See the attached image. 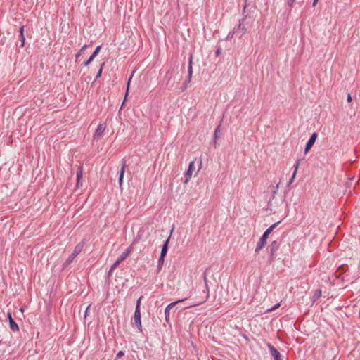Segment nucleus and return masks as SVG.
<instances>
[{
	"mask_svg": "<svg viewBox=\"0 0 360 360\" xmlns=\"http://www.w3.org/2000/svg\"><path fill=\"white\" fill-rule=\"evenodd\" d=\"M104 65V63H103L100 68V69L98 70L97 74H96V78L98 79V77H100L101 76V74H102V70H103V66Z\"/></svg>",
	"mask_w": 360,
	"mask_h": 360,
	"instance_id": "393cba45",
	"label": "nucleus"
},
{
	"mask_svg": "<svg viewBox=\"0 0 360 360\" xmlns=\"http://www.w3.org/2000/svg\"><path fill=\"white\" fill-rule=\"evenodd\" d=\"M194 169H195V162H194V161H192L190 162V164L188 165V170L186 171V172L185 174L184 184H187L190 181Z\"/></svg>",
	"mask_w": 360,
	"mask_h": 360,
	"instance_id": "39448f33",
	"label": "nucleus"
},
{
	"mask_svg": "<svg viewBox=\"0 0 360 360\" xmlns=\"http://www.w3.org/2000/svg\"><path fill=\"white\" fill-rule=\"evenodd\" d=\"M134 324L136 325L139 330L141 331L142 326L141 321V311L138 309H135L134 315Z\"/></svg>",
	"mask_w": 360,
	"mask_h": 360,
	"instance_id": "423d86ee",
	"label": "nucleus"
},
{
	"mask_svg": "<svg viewBox=\"0 0 360 360\" xmlns=\"http://www.w3.org/2000/svg\"><path fill=\"white\" fill-rule=\"evenodd\" d=\"M204 282H205V286L207 288V279L206 275L204 276Z\"/></svg>",
	"mask_w": 360,
	"mask_h": 360,
	"instance_id": "e433bc0d",
	"label": "nucleus"
},
{
	"mask_svg": "<svg viewBox=\"0 0 360 360\" xmlns=\"http://www.w3.org/2000/svg\"><path fill=\"white\" fill-rule=\"evenodd\" d=\"M271 248V255H274V253L278 250V244L276 241H273L270 245Z\"/></svg>",
	"mask_w": 360,
	"mask_h": 360,
	"instance_id": "2eb2a0df",
	"label": "nucleus"
},
{
	"mask_svg": "<svg viewBox=\"0 0 360 360\" xmlns=\"http://www.w3.org/2000/svg\"><path fill=\"white\" fill-rule=\"evenodd\" d=\"M193 73L192 70V57L190 58L189 67H188V78L189 79L191 78Z\"/></svg>",
	"mask_w": 360,
	"mask_h": 360,
	"instance_id": "412c9836",
	"label": "nucleus"
},
{
	"mask_svg": "<svg viewBox=\"0 0 360 360\" xmlns=\"http://www.w3.org/2000/svg\"><path fill=\"white\" fill-rule=\"evenodd\" d=\"M219 133V127H217L214 131V138L217 139L218 138V134Z\"/></svg>",
	"mask_w": 360,
	"mask_h": 360,
	"instance_id": "c756f323",
	"label": "nucleus"
},
{
	"mask_svg": "<svg viewBox=\"0 0 360 360\" xmlns=\"http://www.w3.org/2000/svg\"><path fill=\"white\" fill-rule=\"evenodd\" d=\"M201 166H202V161L200 160V169L201 168Z\"/></svg>",
	"mask_w": 360,
	"mask_h": 360,
	"instance_id": "a19ab883",
	"label": "nucleus"
},
{
	"mask_svg": "<svg viewBox=\"0 0 360 360\" xmlns=\"http://www.w3.org/2000/svg\"><path fill=\"white\" fill-rule=\"evenodd\" d=\"M90 307H91V305H89V306L86 307V311H85V317L86 316L87 313H89V309H90Z\"/></svg>",
	"mask_w": 360,
	"mask_h": 360,
	"instance_id": "c9c22d12",
	"label": "nucleus"
},
{
	"mask_svg": "<svg viewBox=\"0 0 360 360\" xmlns=\"http://www.w3.org/2000/svg\"><path fill=\"white\" fill-rule=\"evenodd\" d=\"M280 307V304L279 303H277L272 308H271L270 309H269L268 311H272L274 310H275L276 309H278V307Z\"/></svg>",
	"mask_w": 360,
	"mask_h": 360,
	"instance_id": "c85d7f7f",
	"label": "nucleus"
},
{
	"mask_svg": "<svg viewBox=\"0 0 360 360\" xmlns=\"http://www.w3.org/2000/svg\"><path fill=\"white\" fill-rule=\"evenodd\" d=\"M87 45H84L76 54V58L77 59L80 56L84 53L85 49L87 48Z\"/></svg>",
	"mask_w": 360,
	"mask_h": 360,
	"instance_id": "6ab92c4d",
	"label": "nucleus"
},
{
	"mask_svg": "<svg viewBox=\"0 0 360 360\" xmlns=\"http://www.w3.org/2000/svg\"><path fill=\"white\" fill-rule=\"evenodd\" d=\"M321 296V290L317 289L315 290L314 295L311 297L312 302H315Z\"/></svg>",
	"mask_w": 360,
	"mask_h": 360,
	"instance_id": "4468645a",
	"label": "nucleus"
},
{
	"mask_svg": "<svg viewBox=\"0 0 360 360\" xmlns=\"http://www.w3.org/2000/svg\"><path fill=\"white\" fill-rule=\"evenodd\" d=\"M80 186H82V183L81 180L80 181L77 180V187L79 188Z\"/></svg>",
	"mask_w": 360,
	"mask_h": 360,
	"instance_id": "72a5a7b5",
	"label": "nucleus"
},
{
	"mask_svg": "<svg viewBox=\"0 0 360 360\" xmlns=\"http://www.w3.org/2000/svg\"><path fill=\"white\" fill-rule=\"evenodd\" d=\"M164 259H165V257H162V256L160 257V258L158 259V269H160L162 268V266L163 265V263H164Z\"/></svg>",
	"mask_w": 360,
	"mask_h": 360,
	"instance_id": "4be33fe9",
	"label": "nucleus"
},
{
	"mask_svg": "<svg viewBox=\"0 0 360 360\" xmlns=\"http://www.w3.org/2000/svg\"><path fill=\"white\" fill-rule=\"evenodd\" d=\"M300 160H297L296 163L294 165L293 167H294V171H293V174L292 175L294 176H296L297 175V170H298V168H299V165H300Z\"/></svg>",
	"mask_w": 360,
	"mask_h": 360,
	"instance_id": "f3484780",
	"label": "nucleus"
},
{
	"mask_svg": "<svg viewBox=\"0 0 360 360\" xmlns=\"http://www.w3.org/2000/svg\"><path fill=\"white\" fill-rule=\"evenodd\" d=\"M83 247L84 245L82 243H79L75 246L73 252L64 263L65 266H68L74 260V259L81 252V251L83 249Z\"/></svg>",
	"mask_w": 360,
	"mask_h": 360,
	"instance_id": "7ed1b4c3",
	"label": "nucleus"
},
{
	"mask_svg": "<svg viewBox=\"0 0 360 360\" xmlns=\"http://www.w3.org/2000/svg\"><path fill=\"white\" fill-rule=\"evenodd\" d=\"M300 160H297L296 163L294 165L293 167H294V171H293V174L292 175L294 176H296L297 175V170H298V168H299V165H300Z\"/></svg>",
	"mask_w": 360,
	"mask_h": 360,
	"instance_id": "dca6fc26",
	"label": "nucleus"
},
{
	"mask_svg": "<svg viewBox=\"0 0 360 360\" xmlns=\"http://www.w3.org/2000/svg\"><path fill=\"white\" fill-rule=\"evenodd\" d=\"M101 49V46H98L94 50V53L91 54V56L95 58L100 52Z\"/></svg>",
	"mask_w": 360,
	"mask_h": 360,
	"instance_id": "5701e85b",
	"label": "nucleus"
},
{
	"mask_svg": "<svg viewBox=\"0 0 360 360\" xmlns=\"http://www.w3.org/2000/svg\"><path fill=\"white\" fill-rule=\"evenodd\" d=\"M198 304H193V305H191V307H195V306H197V305H198Z\"/></svg>",
	"mask_w": 360,
	"mask_h": 360,
	"instance_id": "79ce46f5",
	"label": "nucleus"
},
{
	"mask_svg": "<svg viewBox=\"0 0 360 360\" xmlns=\"http://www.w3.org/2000/svg\"><path fill=\"white\" fill-rule=\"evenodd\" d=\"M169 240V238H168L166 240V241L164 243L162 248L160 256L165 257V255H167V250H168Z\"/></svg>",
	"mask_w": 360,
	"mask_h": 360,
	"instance_id": "9b49d317",
	"label": "nucleus"
},
{
	"mask_svg": "<svg viewBox=\"0 0 360 360\" xmlns=\"http://www.w3.org/2000/svg\"><path fill=\"white\" fill-rule=\"evenodd\" d=\"M216 53H217V55H219L220 53V50L219 49L217 50Z\"/></svg>",
	"mask_w": 360,
	"mask_h": 360,
	"instance_id": "58836bf2",
	"label": "nucleus"
},
{
	"mask_svg": "<svg viewBox=\"0 0 360 360\" xmlns=\"http://www.w3.org/2000/svg\"><path fill=\"white\" fill-rule=\"evenodd\" d=\"M19 32H20V41H21L20 46L22 48L25 46V37L24 35V26H21V27L20 28Z\"/></svg>",
	"mask_w": 360,
	"mask_h": 360,
	"instance_id": "ddd939ff",
	"label": "nucleus"
},
{
	"mask_svg": "<svg viewBox=\"0 0 360 360\" xmlns=\"http://www.w3.org/2000/svg\"><path fill=\"white\" fill-rule=\"evenodd\" d=\"M131 248L129 247L119 257V258L115 262V263L111 266L108 275H112L113 271L118 266V265L124 260L131 253Z\"/></svg>",
	"mask_w": 360,
	"mask_h": 360,
	"instance_id": "f03ea898",
	"label": "nucleus"
},
{
	"mask_svg": "<svg viewBox=\"0 0 360 360\" xmlns=\"http://www.w3.org/2000/svg\"><path fill=\"white\" fill-rule=\"evenodd\" d=\"M347 102H349V103L352 101V96H351V95H350V94H348V95H347Z\"/></svg>",
	"mask_w": 360,
	"mask_h": 360,
	"instance_id": "f704fd0d",
	"label": "nucleus"
},
{
	"mask_svg": "<svg viewBox=\"0 0 360 360\" xmlns=\"http://www.w3.org/2000/svg\"><path fill=\"white\" fill-rule=\"evenodd\" d=\"M105 128L106 124L105 123H101L98 124L94 134V139H99L102 136Z\"/></svg>",
	"mask_w": 360,
	"mask_h": 360,
	"instance_id": "0eeeda50",
	"label": "nucleus"
},
{
	"mask_svg": "<svg viewBox=\"0 0 360 360\" xmlns=\"http://www.w3.org/2000/svg\"><path fill=\"white\" fill-rule=\"evenodd\" d=\"M316 138H317V134L316 132L313 133L307 143V145H306V147L304 149L305 153H308V151L313 146V145L314 144V143L316 140Z\"/></svg>",
	"mask_w": 360,
	"mask_h": 360,
	"instance_id": "6e6552de",
	"label": "nucleus"
},
{
	"mask_svg": "<svg viewBox=\"0 0 360 360\" xmlns=\"http://www.w3.org/2000/svg\"><path fill=\"white\" fill-rule=\"evenodd\" d=\"M124 352H123L122 351H120V352L117 354V355H116V360H117V359H120V358H121L122 356H124Z\"/></svg>",
	"mask_w": 360,
	"mask_h": 360,
	"instance_id": "cd10ccee",
	"label": "nucleus"
},
{
	"mask_svg": "<svg viewBox=\"0 0 360 360\" xmlns=\"http://www.w3.org/2000/svg\"><path fill=\"white\" fill-rule=\"evenodd\" d=\"M278 188H279V184H278L275 186V188H274V191H273V195H274H274H275V194L276 193V192H277V191H278Z\"/></svg>",
	"mask_w": 360,
	"mask_h": 360,
	"instance_id": "473e14b6",
	"label": "nucleus"
},
{
	"mask_svg": "<svg viewBox=\"0 0 360 360\" xmlns=\"http://www.w3.org/2000/svg\"><path fill=\"white\" fill-rule=\"evenodd\" d=\"M318 1L319 0H314L313 6H315Z\"/></svg>",
	"mask_w": 360,
	"mask_h": 360,
	"instance_id": "4c0bfd02",
	"label": "nucleus"
},
{
	"mask_svg": "<svg viewBox=\"0 0 360 360\" xmlns=\"http://www.w3.org/2000/svg\"><path fill=\"white\" fill-rule=\"evenodd\" d=\"M10 317H12L11 316V314L10 313L8 314V319L10 320Z\"/></svg>",
	"mask_w": 360,
	"mask_h": 360,
	"instance_id": "ea45409f",
	"label": "nucleus"
},
{
	"mask_svg": "<svg viewBox=\"0 0 360 360\" xmlns=\"http://www.w3.org/2000/svg\"><path fill=\"white\" fill-rule=\"evenodd\" d=\"M295 179V176H294L292 175V177H291V179H290V181H288V185H287V186H290V184H292L294 182Z\"/></svg>",
	"mask_w": 360,
	"mask_h": 360,
	"instance_id": "2f4dec72",
	"label": "nucleus"
},
{
	"mask_svg": "<svg viewBox=\"0 0 360 360\" xmlns=\"http://www.w3.org/2000/svg\"><path fill=\"white\" fill-rule=\"evenodd\" d=\"M186 299H182V300H179L177 301H175L174 302H172L170 303L169 304H168L167 306V307L165 308V321L167 322L169 321V313H170V310L175 306L178 303H180V302H182L185 300Z\"/></svg>",
	"mask_w": 360,
	"mask_h": 360,
	"instance_id": "20e7f679",
	"label": "nucleus"
},
{
	"mask_svg": "<svg viewBox=\"0 0 360 360\" xmlns=\"http://www.w3.org/2000/svg\"><path fill=\"white\" fill-rule=\"evenodd\" d=\"M94 58H95L94 57H93L92 56H91L89 57V58L86 61H85V62H84V65L85 66L88 65L90 63H91V62L93 61V60H94Z\"/></svg>",
	"mask_w": 360,
	"mask_h": 360,
	"instance_id": "a878e982",
	"label": "nucleus"
},
{
	"mask_svg": "<svg viewBox=\"0 0 360 360\" xmlns=\"http://www.w3.org/2000/svg\"><path fill=\"white\" fill-rule=\"evenodd\" d=\"M295 0H288L287 1V4L292 7L293 5H294V3H295Z\"/></svg>",
	"mask_w": 360,
	"mask_h": 360,
	"instance_id": "7c9ffc66",
	"label": "nucleus"
},
{
	"mask_svg": "<svg viewBox=\"0 0 360 360\" xmlns=\"http://www.w3.org/2000/svg\"><path fill=\"white\" fill-rule=\"evenodd\" d=\"M142 297H139L137 301H136V309H138V310H140V305H141V300Z\"/></svg>",
	"mask_w": 360,
	"mask_h": 360,
	"instance_id": "bb28decb",
	"label": "nucleus"
},
{
	"mask_svg": "<svg viewBox=\"0 0 360 360\" xmlns=\"http://www.w3.org/2000/svg\"><path fill=\"white\" fill-rule=\"evenodd\" d=\"M126 166H127L126 160H122V167H121V169H120V171L119 173V186L120 188H122V186L124 174Z\"/></svg>",
	"mask_w": 360,
	"mask_h": 360,
	"instance_id": "1a4fd4ad",
	"label": "nucleus"
},
{
	"mask_svg": "<svg viewBox=\"0 0 360 360\" xmlns=\"http://www.w3.org/2000/svg\"><path fill=\"white\" fill-rule=\"evenodd\" d=\"M242 30L243 34H244L246 32V29L244 26H242L241 24H239L237 27H235L233 30V32H237L238 30Z\"/></svg>",
	"mask_w": 360,
	"mask_h": 360,
	"instance_id": "aec40b11",
	"label": "nucleus"
},
{
	"mask_svg": "<svg viewBox=\"0 0 360 360\" xmlns=\"http://www.w3.org/2000/svg\"><path fill=\"white\" fill-rule=\"evenodd\" d=\"M270 354L274 356L275 360H281L280 352L271 345H268Z\"/></svg>",
	"mask_w": 360,
	"mask_h": 360,
	"instance_id": "9d476101",
	"label": "nucleus"
},
{
	"mask_svg": "<svg viewBox=\"0 0 360 360\" xmlns=\"http://www.w3.org/2000/svg\"><path fill=\"white\" fill-rule=\"evenodd\" d=\"M83 176V172L82 167H79L77 171V180L80 181Z\"/></svg>",
	"mask_w": 360,
	"mask_h": 360,
	"instance_id": "a211bd4d",
	"label": "nucleus"
},
{
	"mask_svg": "<svg viewBox=\"0 0 360 360\" xmlns=\"http://www.w3.org/2000/svg\"><path fill=\"white\" fill-rule=\"evenodd\" d=\"M9 325H10L11 329L13 331L15 332V331L19 330V327H18V324L15 323V321L13 319L12 317H10Z\"/></svg>",
	"mask_w": 360,
	"mask_h": 360,
	"instance_id": "f8f14e48",
	"label": "nucleus"
},
{
	"mask_svg": "<svg viewBox=\"0 0 360 360\" xmlns=\"http://www.w3.org/2000/svg\"><path fill=\"white\" fill-rule=\"evenodd\" d=\"M132 77H133V74L131 75V77L129 78L128 79V82H127V91H126V94H125V97L127 96L128 94V91H129V84H130V82L132 79Z\"/></svg>",
	"mask_w": 360,
	"mask_h": 360,
	"instance_id": "b1692460",
	"label": "nucleus"
},
{
	"mask_svg": "<svg viewBox=\"0 0 360 360\" xmlns=\"http://www.w3.org/2000/svg\"><path fill=\"white\" fill-rule=\"evenodd\" d=\"M279 223H280V221L273 224L264 231V233H263L262 237L259 238V240L257 244V246L255 248V252H259L266 245V240H267L269 234L277 226V225Z\"/></svg>",
	"mask_w": 360,
	"mask_h": 360,
	"instance_id": "f257e3e1",
	"label": "nucleus"
}]
</instances>
